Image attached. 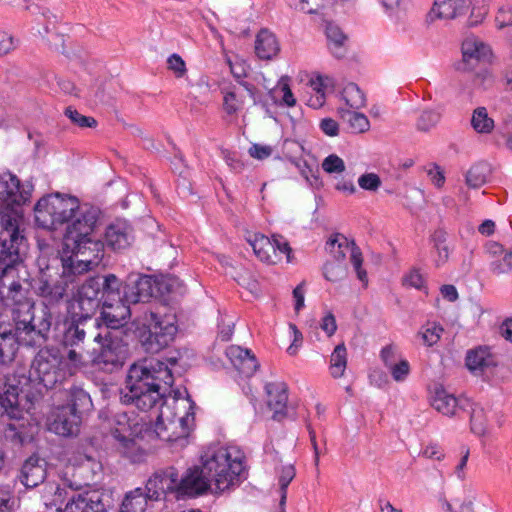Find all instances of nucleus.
Returning a JSON list of instances; mask_svg holds the SVG:
<instances>
[{
  "instance_id": "nucleus-1",
  "label": "nucleus",
  "mask_w": 512,
  "mask_h": 512,
  "mask_svg": "<svg viewBox=\"0 0 512 512\" xmlns=\"http://www.w3.org/2000/svg\"><path fill=\"white\" fill-rule=\"evenodd\" d=\"M244 471L243 456L234 449L211 447L201 456L200 465L189 468L180 478V495L190 497L223 492L239 480Z\"/></svg>"
},
{
  "instance_id": "nucleus-2",
  "label": "nucleus",
  "mask_w": 512,
  "mask_h": 512,
  "mask_svg": "<svg viewBox=\"0 0 512 512\" xmlns=\"http://www.w3.org/2000/svg\"><path fill=\"white\" fill-rule=\"evenodd\" d=\"M173 383L174 377L167 364L156 359L141 360L128 371L121 401L148 411L164 398Z\"/></svg>"
},
{
  "instance_id": "nucleus-3",
  "label": "nucleus",
  "mask_w": 512,
  "mask_h": 512,
  "mask_svg": "<svg viewBox=\"0 0 512 512\" xmlns=\"http://www.w3.org/2000/svg\"><path fill=\"white\" fill-rule=\"evenodd\" d=\"M27 245L14 212L0 215V297L19 301L21 284L14 281L16 267L26 254Z\"/></svg>"
},
{
  "instance_id": "nucleus-4",
  "label": "nucleus",
  "mask_w": 512,
  "mask_h": 512,
  "mask_svg": "<svg viewBox=\"0 0 512 512\" xmlns=\"http://www.w3.org/2000/svg\"><path fill=\"white\" fill-rule=\"evenodd\" d=\"M62 264V272L58 268L46 264L40 267L36 277L31 281V287L34 292L45 299L48 303H56L62 299L68 292H75L78 278L67 265Z\"/></svg>"
},
{
  "instance_id": "nucleus-5",
  "label": "nucleus",
  "mask_w": 512,
  "mask_h": 512,
  "mask_svg": "<svg viewBox=\"0 0 512 512\" xmlns=\"http://www.w3.org/2000/svg\"><path fill=\"white\" fill-rule=\"evenodd\" d=\"M78 208V200L72 196L59 193L41 198L35 205V221L44 229H57L69 221L74 210Z\"/></svg>"
},
{
  "instance_id": "nucleus-6",
  "label": "nucleus",
  "mask_w": 512,
  "mask_h": 512,
  "mask_svg": "<svg viewBox=\"0 0 512 512\" xmlns=\"http://www.w3.org/2000/svg\"><path fill=\"white\" fill-rule=\"evenodd\" d=\"M103 256V243L92 237L76 241V247H64L61 263L75 273L77 278L97 267Z\"/></svg>"
},
{
  "instance_id": "nucleus-7",
  "label": "nucleus",
  "mask_w": 512,
  "mask_h": 512,
  "mask_svg": "<svg viewBox=\"0 0 512 512\" xmlns=\"http://www.w3.org/2000/svg\"><path fill=\"white\" fill-rule=\"evenodd\" d=\"M181 286V282L176 277H166L156 281L148 275L132 274L129 275L124 286V297L127 302L137 304L147 302L156 291L173 293Z\"/></svg>"
},
{
  "instance_id": "nucleus-8",
  "label": "nucleus",
  "mask_w": 512,
  "mask_h": 512,
  "mask_svg": "<svg viewBox=\"0 0 512 512\" xmlns=\"http://www.w3.org/2000/svg\"><path fill=\"white\" fill-rule=\"evenodd\" d=\"M64 357L58 349L44 348L34 356L30 376L48 389L54 388L66 378Z\"/></svg>"
},
{
  "instance_id": "nucleus-9",
  "label": "nucleus",
  "mask_w": 512,
  "mask_h": 512,
  "mask_svg": "<svg viewBox=\"0 0 512 512\" xmlns=\"http://www.w3.org/2000/svg\"><path fill=\"white\" fill-rule=\"evenodd\" d=\"M99 213V210L95 207L78 204L73 216L66 222L67 228L63 238V246L75 248L76 241L92 237Z\"/></svg>"
},
{
  "instance_id": "nucleus-10",
  "label": "nucleus",
  "mask_w": 512,
  "mask_h": 512,
  "mask_svg": "<svg viewBox=\"0 0 512 512\" xmlns=\"http://www.w3.org/2000/svg\"><path fill=\"white\" fill-rule=\"evenodd\" d=\"M138 330L144 349L149 353H157L174 341L178 326L175 322H147Z\"/></svg>"
},
{
  "instance_id": "nucleus-11",
  "label": "nucleus",
  "mask_w": 512,
  "mask_h": 512,
  "mask_svg": "<svg viewBox=\"0 0 512 512\" xmlns=\"http://www.w3.org/2000/svg\"><path fill=\"white\" fill-rule=\"evenodd\" d=\"M326 251L333 256L335 261L343 262L347 253H350V262L356 272L357 278L367 285V272L362 267L363 256L360 249L353 241H349L343 234L335 233L331 235L325 245Z\"/></svg>"
},
{
  "instance_id": "nucleus-12",
  "label": "nucleus",
  "mask_w": 512,
  "mask_h": 512,
  "mask_svg": "<svg viewBox=\"0 0 512 512\" xmlns=\"http://www.w3.org/2000/svg\"><path fill=\"white\" fill-rule=\"evenodd\" d=\"M249 243L256 257L266 264H278L284 257L287 262L291 261L292 250L288 242L280 236H274L271 240L263 234H255Z\"/></svg>"
},
{
  "instance_id": "nucleus-13",
  "label": "nucleus",
  "mask_w": 512,
  "mask_h": 512,
  "mask_svg": "<svg viewBox=\"0 0 512 512\" xmlns=\"http://www.w3.org/2000/svg\"><path fill=\"white\" fill-rule=\"evenodd\" d=\"M171 409L181 410V407L172 406ZM170 408H160V413L154 426L156 435L167 442L176 441L178 439L186 438L191 429V425H186L185 421L174 422L172 421V414Z\"/></svg>"
},
{
  "instance_id": "nucleus-14",
  "label": "nucleus",
  "mask_w": 512,
  "mask_h": 512,
  "mask_svg": "<svg viewBox=\"0 0 512 512\" xmlns=\"http://www.w3.org/2000/svg\"><path fill=\"white\" fill-rule=\"evenodd\" d=\"M105 494L96 489H85L72 493L68 498L63 512H105Z\"/></svg>"
},
{
  "instance_id": "nucleus-15",
  "label": "nucleus",
  "mask_w": 512,
  "mask_h": 512,
  "mask_svg": "<svg viewBox=\"0 0 512 512\" xmlns=\"http://www.w3.org/2000/svg\"><path fill=\"white\" fill-rule=\"evenodd\" d=\"M149 500H158L161 495L176 492L180 495L179 473L174 467L156 472L146 484Z\"/></svg>"
},
{
  "instance_id": "nucleus-16",
  "label": "nucleus",
  "mask_w": 512,
  "mask_h": 512,
  "mask_svg": "<svg viewBox=\"0 0 512 512\" xmlns=\"http://www.w3.org/2000/svg\"><path fill=\"white\" fill-rule=\"evenodd\" d=\"M483 253L493 275L501 276L512 272V246L506 249L501 243L490 240L484 244Z\"/></svg>"
},
{
  "instance_id": "nucleus-17",
  "label": "nucleus",
  "mask_w": 512,
  "mask_h": 512,
  "mask_svg": "<svg viewBox=\"0 0 512 512\" xmlns=\"http://www.w3.org/2000/svg\"><path fill=\"white\" fill-rule=\"evenodd\" d=\"M472 0H435L426 15V23L437 20L450 21L465 15L471 8Z\"/></svg>"
},
{
  "instance_id": "nucleus-18",
  "label": "nucleus",
  "mask_w": 512,
  "mask_h": 512,
  "mask_svg": "<svg viewBox=\"0 0 512 512\" xmlns=\"http://www.w3.org/2000/svg\"><path fill=\"white\" fill-rule=\"evenodd\" d=\"M29 407L22 403L18 386L5 383L0 387V417L10 420H21Z\"/></svg>"
},
{
  "instance_id": "nucleus-19",
  "label": "nucleus",
  "mask_w": 512,
  "mask_h": 512,
  "mask_svg": "<svg viewBox=\"0 0 512 512\" xmlns=\"http://www.w3.org/2000/svg\"><path fill=\"white\" fill-rule=\"evenodd\" d=\"M46 476V460L37 455H32L22 464L17 478L26 488H35L44 482Z\"/></svg>"
},
{
  "instance_id": "nucleus-20",
  "label": "nucleus",
  "mask_w": 512,
  "mask_h": 512,
  "mask_svg": "<svg viewBox=\"0 0 512 512\" xmlns=\"http://www.w3.org/2000/svg\"><path fill=\"white\" fill-rule=\"evenodd\" d=\"M81 423V416L72 413L67 407L58 406L49 424V429L61 436L69 437L77 435Z\"/></svg>"
},
{
  "instance_id": "nucleus-21",
  "label": "nucleus",
  "mask_w": 512,
  "mask_h": 512,
  "mask_svg": "<svg viewBox=\"0 0 512 512\" xmlns=\"http://www.w3.org/2000/svg\"><path fill=\"white\" fill-rule=\"evenodd\" d=\"M126 360V350L110 342L103 345L100 352L93 358V364L105 372H113L121 368Z\"/></svg>"
},
{
  "instance_id": "nucleus-22",
  "label": "nucleus",
  "mask_w": 512,
  "mask_h": 512,
  "mask_svg": "<svg viewBox=\"0 0 512 512\" xmlns=\"http://www.w3.org/2000/svg\"><path fill=\"white\" fill-rule=\"evenodd\" d=\"M463 63L460 69L469 70L474 62L489 60L492 51L489 45L476 36H468L462 43Z\"/></svg>"
},
{
  "instance_id": "nucleus-23",
  "label": "nucleus",
  "mask_w": 512,
  "mask_h": 512,
  "mask_svg": "<svg viewBox=\"0 0 512 512\" xmlns=\"http://www.w3.org/2000/svg\"><path fill=\"white\" fill-rule=\"evenodd\" d=\"M133 240V229L131 225L124 220H117L106 229L105 243L115 251L128 248Z\"/></svg>"
},
{
  "instance_id": "nucleus-24",
  "label": "nucleus",
  "mask_w": 512,
  "mask_h": 512,
  "mask_svg": "<svg viewBox=\"0 0 512 512\" xmlns=\"http://www.w3.org/2000/svg\"><path fill=\"white\" fill-rule=\"evenodd\" d=\"M465 364L473 375L482 376L497 363L489 347L479 346L467 352Z\"/></svg>"
},
{
  "instance_id": "nucleus-25",
  "label": "nucleus",
  "mask_w": 512,
  "mask_h": 512,
  "mask_svg": "<svg viewBox=\"0 0 512 512\" xmlns=\"http://www.w3.org/2000/svg\"><path fill=\"white\" fill-rule=\"evenodd\" d=\"M29 199V193L20 191L19 179L7 172L0 174V200L8 205H21Z\"/></svg>"
},
{
  "instance_id": "nucleus-26",
  "label": "nucleus",
  "mask_w": 512,
  "mask_h": 512,
  "mask_svg": "<svg viewBox=\"0 0 512 512\" xmlns=\"http://www.w3.org/2000/svg\"><path fill=\"white\" fill-rule=\"evenodd\" d=\"M14 328L20 343L32 346L45 341L50 322H39L38 325L33 322H14Z\"/></svg>"
},
{
  "instance_id": "nucleus-27",
  "label": "nucleus",
  "mask_w": 512,
  "mask_h": 512,
  "mask_svg": "<svg viewBox=\"0 0 512 512\" xmlns=\"http://www.w3.org/2000/svg\"><path fill=\"white\" fill-rule=\"evenodd\" d=\"M116 426L112 428L111 435L120 442L124 448H131L142 431L139 423H131L126 414H119L115 418Z\"/></svg>"
},
{
  "instance_id": "nucleus-28",
  "label": "nucleus",
  "mask_w": 512,
  "mask_h": 512,
  "mask_svg": "<svg viewBox=\"0 0 512 512\" xmlns=\"http://www.w3.org/2000/svg\"><path fill=\"white\" fill-rule=\"evenodd\" d=\"M19 344L14 322H0V364L14 360Z\"/></svg>"
},
{
  "instance_id": "nucleus-29",
  "label": "nucleus",
  "mask_w": 512,
  "mask_h": 512,
  "mask_svg": "<svg viewBox=\"0 0 512 512\" xmlns=\"http://www.w3.org/2000/svg\"><path fill=\"white\" fill-rule=\"evenodd\" d=\"M469 404L468 399L456 398L443 388H436L431 398V405L440 413L446 416H454L457 411Z\"/></svg>"
},
{
  "instance_id": "nucleus-30",
  "label": "nucleus",
  "mask_w": 512,
  "mask_h": 512,
  "mask_svg": "<svg viewBox=\"0 0 512 512\" xmlns=\"http://www.w3.org/2000/svg\"><path fill=\"white\" fill-rule=\"evenodd\" d=\"M432 259L436 268L446 266L450 260L453 247L448 240V233L443 229H437L431 235Z\"/></svg>"
},
{
  "instance_id": "nucleus-31",
  "label": "nucleus",
  "mask_w": 512,
  "mask_h": 512,
  "mask_svg": "<svg viewBox=\"0 0 512 512\" xmlns=\"http://www.w3.org/2000/svg\"><path fill=\"white\" fill-rule=\"evenodd\" d=\"M226 355L233 366L246 376L252 375L258 367L255 356L251 354V351L248 349L231 345L226 349Z\"/></svg>"
},
{
  "instance_id": "nucleus-32",
  "label": "nucleus",
  "mask_w": 512,
  "mask_h": 512,
  "mask_svg": "<svg viewBox=\"0 0 512 512\" xmlns=\"http://www.w3.org/2000/svg\"><path fill=\"white\" fill-rule=\"evenodd\" d=\"M66 403L63 407H67L72 413L82 416L92 408V400L89 393L78 385H72L65 391Z\"/></svg>"
},
{
  "instance_id": "nucleus-33",
  "label": "nucleus",
  "mask_w": 512,
  "mask_h": 512,
  "mask_svg": "<svg viewBox=\"0 0 512 512\" xmlns=\"http://www.w3.org/2000/svg\"><path fill=\"white\" fill-rule=\"evenodd\" d=\"M268 406L273 411V419L280 421L285 416L287 393L283 383H268L265 386Z\"/></svg>"
},
{
  "instance_id": "nucleus-34",
  "label": "nucleus",
  "mask_w": 512,
  "mask_h": 512,
  "mask_svg": "<svg viewBox=\"0 0 512 512\" xmlns=\"http://www.w3.org/2000/svg\"><path fill=\"white\" fill-rule=\"evenodd\" d=\"M172 406L181 407V410L170 409L173 423L178 421L184 422L185 420L186 425L193 426L194 413L192 412V405L187 399L175 397L167 398L164 400L161 408L169 409Z\"/></svg>"
},
{
  "instance_id": "nucleus-35",
  "label": "nucleus",
  "mask_w": 512,
  "mask_h": 512,
  "mask_svg": "<svg viewBox=\"0 0 512 512\" xmlns=\"http://www.w3.org/2000/svg\"><path fill=\"white\" fill-rule=\"evenodd\" d=\"M279 45L276 37L266 29L261 30L255 41V52L260 59L269 60L276 56Z\"/></svg>"
},
{
  "instance_id": "nucleus-36",
  "label": "nucleus",
  "mask_w": 512,
  "mask_h": 512,
  "mask_svg": "<svg viewBox=\"0 0 512 512\" xmlns=\"http://www.w3.org/2000/svg\"><path fill=\"white\" fill-rule=\"evenodd\" d=\"M70 497L65 487L55 483H47L43 488L42 501L50 508L55 507L57 512H63L62 504Z\"/></svg>"
},
{
  "instance_id": "nucleus-37",
  "label": "nucleus",
  "mask_w": 512,
  "mask_h": 512,
  "mask_svg": "<svg viewBox=\"0 0 512 512\" xmlns=\"http://www.w3.org/2000/svg\"><path fill=\"white\" fill-rule=\"evenodd\" d=\"M80 278L77 281V287L75 291L78 292L80 296V300L78 301V305L80 308L87 302L88 304H92L100 291H102V278L100 277H91L87 279L83 284L79 285Z\"/></svg>"
},
{
  "instance_id": "nucleus-38",
  "label": "nucleus",
  "mask_w": 512,
  "mask_h": 512,
  "mask_svg": "<svg viewBox=\"0 0 512 512\" xmlns=\"http://www.w3.org/2000/svg\"><path fill=\"white\" fill-rule=\"evenodd\" d=\"M105 300L101 320H126L131 316L130 304L125 297L118 298L115 303Z\"/></svg>"
},
{
  "instance_id": "nucleus-39",
  "label": "nucleus",
  "mask_w": 512,
  "mask_h": 512,
  "mask_svg": "<svg viewBox=\"0 0 512 512\" xmlns=\"http://www.w3.org/2000/svg\"><path fill=\"white\" fill-rule=\"evenodd\" d=\"M149 497L141 488H136L126 493L120 512H145Z\"/></svg>"
},
{
  "instance_id": "nucleus-40",
  "label": "nucleus",
  "mask_w": 512,
  "mask_h": 512,
  "mask_svg": "<svg viewBox=\"0 0 512 512\" xmlns=\"http://www.w3.org/2000/svg\"><path fill=\"white\" fill-rule=\"evenodd\" d=\"M338 113L344 121L348 122L349 127L353 132L364 133L369 130L370 122L363 113H359L356 110L351 111L345 108H339Z\"/></svg>"
},
{
  "instance_id": "nucleus-41",
  "label": "nucleus",
  "mask_w": 512,
  "mask_h": 512,
  "mask_svg": "<svg viewBox=\"0 0 512 512\" xmlns=\"http://www.w3.org/2000/svg\"><path fill=\"white\" fill-rule=\"evenodd\" d=\"M342 100L353 110H359L366 105V97L355 83H348L341 92Z\"/></svg>"
},
{
  "instance_id": "nucleus-42",
  "label": "nucleus",
  "mask_w": 512,
  "mask_h": 512,
  "mask_svg": "<svg viewBox=\"0 0 512 512\" xmlns=\"http://www.w3.org/2000/svg\"><path fill=\"white\" fill-rule=\"evenodd\" d=\"M310 88L314 94L308 100V105L313 108H320L325 102V91L330 84L328 77L318 76L309 81Z\"/></svg>"
},
{
  "instance_id": "nucleus-43",
  "label": "nucleus",
  "mask_w": 512,
  "mask_h": 512,
  "mask_svg": "<svg viewBox=\"0 0 512 512\" xmlns=\"http://www.w3.org/2000/svg\"><path fill=\"white\" fill-rule=\"evenodd\" d=\"M347 366V351L345 345L339 344L335 347L330 357V372L334 378L344 375Z\"/></svg>"
},
{
  "instance_id": "nucleus-44",
  "label": "nucleus",
  "mask_w": 512,
  "mask_h": 512,
  "mask_svg": "<svg viewBox=\"0 0 512 512\" xmlns=\"http://www.w3.org/2000/svg\"><path fill=\"white\" fill-rule=\"evenodd\" d=\"M471 125L477 133L488 134L494 128V120L485 107H478L473 111Z\"/></svg>"
},
{
  "instance_id": "nucleus-45",
  "label": "nucleus",
  "mask_w": 512,
  "mask_h": 512,
  "mask_svg": "<svg viewBox=\"0 0 512 512\" xmlns=\"http://www.w3.org/2000/svg\"><path fill=\"white\" fill-rule=\"evenodd\" d=\"M326 35L330 42V49L332 53L340 58L344 55L343 45L346 40V36L341 31V29L332 23H328L326 26Z\"/></svg>"
},
{
  "instance_id": "nucleus-46",
  "label": "nucleus",
  "mask_w": 512,
  "mask_h": 512,
  "mask_svg": "<svg viewBox=\"0 0 512 512\" xmlns=\"http://www.w3.org/2000/svg\"><path fill=\"white\" fill-rule=\"evenodd\" d=\"M471 430L478 436H484L487 432V416L482 407L475 404L471 410Z\"/></svg>"
},
{
  "instance_id": "nucleus-47",
  "label": "nucleus",
  "mask_w": 512,
  "mask_h": 512,
  "mask_svg": "<svg viewBox=\"0 0 512 512\" xmlns=\"http://www.w3.org/2000/svg\"><path fill=\"white\" fill-rule=\"evenodd\" d=\"M442 114L437 109H426L420 114L416 127L419 131L427 132L434 128L441 120Z\"/></svg>"
},
{
  "instance_id": "nucleus-48",
  "label": "nucleus",
  "mask_w": 512,
  "mask_h": 512,
  "mask_svg": "<svg viewBox=\"0 0 512 512\" xmlns=\"http://www.w3.org/2000/svg\"><path fill=\"white\" fill-rule=\"evenodd\" d=\"M324 277L331 282H338L347 276V267L343 262L327 261L323 268Z\"/></svg>"
},
{
  "instance_id": "nucleus-49",
  "label": "nucleus",
  "mask_w": 512,
  "mask_h": 512,
  "mask_svg": "<svg viewBox=\"0 0 512 512\" xmlns=\"http://www.w3.org/2000/svg\"><path fill=\"white\" fill-rule=\"evenodd\" d=\"M287 77H282L277 86L270 90L271 97L276 101L278 98V94H282V103L288 107H292L296 103V99L288 85Z\"/></svg>"
},
{
  "instance_id": "nucleus-50",
  "label": "nucleus",
  "mask_w": 512,
  "mask_h": 512,
  "mask_svg": "<svg viewBox=\"0 0 512 512\" xmlns=\"http://www.w3.org/2000/svg\"><path fill=\"white\" fill-rule=\"evenodd\" d=\"M487 167L486 165H474L466 174V183L471 188H478L485 184L487 180Z\"/></svg>"
},
{
  "instance_id": "nucleus-51",
  "label": "nucleus",
  "mask_w": 512,
  "mask_h": 512,
  "mask_svg": "<svg viewBox=\"0 0 512 512\" xmlns=\"http://www.w3.org/2000/svg\"><path fill=\"white\" fill-rule=\"evenodd\" d=\"M83 322H70L69 326L65 329L63 342L67 346L78 345L85 339V331L80 328L79 324Z\"/></svg>"
},
{
  "instance_id": "nucleus-52",
  "label": "nucleus",
  "mask_w": 512,
  "mask_h": 512,
  "mask_svg": "<svg viewBox=\"0 0 512 512\" xmlns=\"http://www.w3.org/2000/svg\"><path fill=\"white\" fill-rule=\"evenodd\" d=\"M443 331V327L438 325L436 322H427L419 334L421 335L425 345L432 346L439 341Z\"/></svg>"
},
{
  "instance_id": "nucleus-53",
  "label": "nucleus",
  "mask_w": 512,
  "mask_h": 512,
  "mask_svg": "<svg viewBox=\"0 0 512 512\" xmlns=\"http://www.w3.org/2000/svg\"><path fill=\"white\" fill-rule=\"evenodd\" d=\"M121 281L114 274H108L102 279V291L106 300H114L119 295Z\"/></svg>"
},
{
  "instance_id": "nucleus-54",
  "label": "nucleus",
  "mask_w": 512,
  "mask_h": 512,
  "mask_svg": "<svg viewBox=\"0 0 512 512\" xmlns=\"http://www.w3.org/2000/svg\"><path fill=\"white\" fill-rule=\"evenodd\" d=\"M65 115L76 125L79 127H95L97 125V121L93 117H87L80 114L77 110L68 107L65 110Z\"/></svg>"
},
{
  "instance_id": "nucleus-55",
  "label": "nucleus",
  "mask_w": 512,
  "mask_h": 512,
  "mask_svg": "<svg viewBox=\"0 0 512 512\" xmlns=\"http://www.w3.org/2000/svg\"><path fill=\"white\" fill-rule=\"evenodd\" d=\"M322 168L327 173H342L345 163L339 156L331 154L323 160Z\"/></svg>"
},
{
  "instance_id": "nucleus-56",
  "label": "nucleus",
  "mask_w": 512,
  "mask_h": 512,
  "mask_svg": "<svg viewBox=\"0 0 512 512\" xmlns=\"http://www.w3.org/2000/svg\"><path fill=\"white\" fill-rule=\"evenodd\" d=\"M287 334L289 337H293L291 345L287 348V353L291 356H294L297 354L298 348L303 343V335L302 332L293 323L288 325Z\"/></svg>"
},
{
  "instance_id": "nucleus-57",
  "label": "nucleus",
  "mask_w": 512,
  "mask_h": 512,
  "mask_svg": "<svg viewBox=\"0 0 512 512\" xmlns=\"http://www.w3.org/2000/svg\"><path fill=\"white\" fill-rule=\"evenodd\" d=\"M358 184L364 190L375 192L381 186V179L375 173H366L359 177Z\"/></svg>"
},
{
  "instance_id": "nucleus-58",
  "label": "nucleus",
  "mask_w": 512,
  "mask_h": 512,
  "mask_svg": "<svg viewBox=\"0 0 512 512\" xmlns=\"http://www.w3.org/2000/svg\"><path fill=\"white\" fill-rule=\"evenodd\" d=\"M151 320H163L168 318H177L175 308L169 307L163 303H158L153 310L150 312Z\"/></svg>"
},
{
  "instance_id": "nucleus-59",
  "label": "nucleus",
  "mask_w": 512,
  "mask_h": 512,
  "mask_svg": "<svg viewBox=\"0 0 512 512\" xmlns=\"http://www.w3.org/2000/svg\"><path fill=\"white\" fill-rule=\"evenodd\" d=\"M167 68L172 71L177 78L183 77L186 72L184 60L178 54H172L167 59Z\"/></svg>"
},
{
  "instance_id": "nucleus-60",
  "label": "nucleus",
  "mask_w": 512,
  "mask_h": 512,
  "mask_svg": "<svg viewBox=\"0 0 512 512\" xmlns=\"http://www.w3.org/2000/svg\"><path fill=\"white\" fill-rule=\"evenodd\" d=\"M85 363L81 354L75 350H69L67 354V369L69 375L75 374L78 370L84 367Z\"/></svg>"
},
{
  "instance_id": "nucleus-61",
  "label": "nucleus",
  "mask_w": 512,
  "mask_h": 512,
  "mask_svg": "<svg viewBox=\"0 0 512 512\" xmlns=\"http://www.w3.org/2000/svg\"><path fill=\"white\" fill-rule=\"evenodd\" d=\"M465 317L467 318H482V317H495L494 312L490 309H485L478 303H470L466 308Z\"/></svg>"
},
{
  "instance_id": "nucleus-62",
  "label": "nucleus",
  "mask_w": 512,
  "mask_h": 512,
  "mask_svg": "<svg viewBox=\"0 0 512 512\" xmlns=\"http://www.w3.org/2000/svg\"><path fill=\"white\" fill-rule=\"evenodd\" d=\"M389 370L396 381L403 380L409 373V363L406 360H396L390 365Z\"/></svg>"
},
{
  "instance_id": "nucleus-63",
  "label": "nucleus",
  "mask_w": 512,
  "mask_h": 512,
  "mask_svg": "<svg viewBox=\"0 0 512 512\" xmlns=\"http://www.w3.org/2000/svg\"><path fill=\"white\" fill-rule=\"evenodd\" d=\"M232 276L239 285L249 289L251 292L257 291V282L249 272L236 271Z\"/></svg>"
},
{
  "instance_id": "nucleus-64",
  "label": "nucleus",
  "mask_w": 512,
  "mask_h": 512,
  "mask_svg": "<svg viewBox=\"0 0 512 512\" xmlns=\"http://www.w3.org/2000/svg\"><path fill=\"white\" fill-rule=\"evenodd\" d=\"M496 26L498 29L512 26V8L503 6L499 8L495 17Z\"/></svg>"
}]
</instances>
